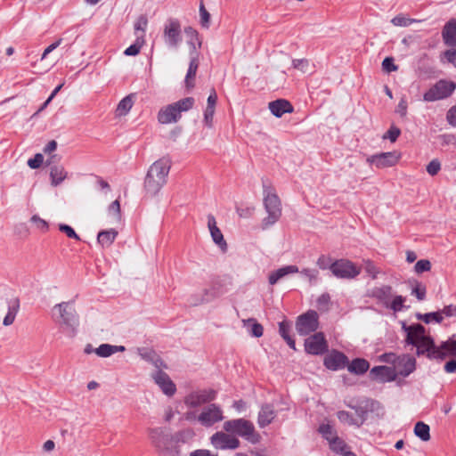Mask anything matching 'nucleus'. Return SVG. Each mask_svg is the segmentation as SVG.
<instances>
[{
    "label": "nucleus",
    "mask_w": 456,
    "mask_h": 456,
    "mask_svg": "<svg viewBox=\"0 0 456 456\" xmlns=\"http://www.w3.org/2000/svg\"><path fill=\"white\" fill-rule=\"evenodd\" d=\"M403 330L406 333V342L412 346L416 345L426 336V330L421 324L406 325L403 322Z\"/></svg>",
    "instance_id": "20"
},
{
    "label": "nucleus",
    "mask_w": 456,
    "mask_h": 456,
    "mask_svg": "<svg viewBox=\"0 0 456 456\" xmlns=\"http://www.w3.org/2000/svg\"><path fill=\"white\" fill-rule=\"evenodd\" d=\"M382 68L387 72L396 71L398 66L395 64L394 58L387 57L382 61Z\"/></svg>",
    "instance_id": "56"
},
{
    "label": "nucleus",
    "mask_w": 456,
    "mask_h": 456,
    "mask_svg": "<svg viewBox=\"0 0 456 456\" xmlns=\"http://www.w3.org/2000/svg\"><path fill=\"white\" fill-rule=\"evenodd\" d=\"M163 37L170 48H177L182 42L181 27L176 20H169L164 27Z\"/></svg>",
    "instance_id": "13"
},
{
    "label": "nucleus",
    "mask_w": 456,
    "mask_h": 456,
    "mask_svg": "<svg viewBox=\"0 0 456 456\" xmlns=\"http://www.w3.org/2000/svg\"><path fill=\"white\" fill-rule=\"evenodd\" d=\"M330 272L338 279L351 280L361 273V268L347 259H339L333 262Z\"/></svg>",
    "instance_id": "10"
},
{
    "label": "nucleus",
    "mask_w": 456,
    "mask_h": 456,
    "mask_svg": "<svg viewBox=\"0 0 456 456\" xmlns=\"http://www.w3.org/2000/svg\"><path fill=\"white\" fill-rule=\"evenodd\" d=\"M332 264H333V262H332L331 257L324 256V255H322L317 260V265L322 270H325V269L330 270V266L332 265Z\"/></svg>",
    "instance_id": "57"
},
{
    "label": "nucleus",
    "mask_w": 456,
    "mask_h": 456,
    "mask_svg": "<svg viewBox=\"0 0 456 456\" xmlns=\"http://www.w3.org/2000/svg\"><path fill=\"white\" fill-rule=\"evenodd\" d=\"M329 444H330V449L335 452L343 454L345 452L347 451V446H346V443L338 436L331 439Z\"/></svg>",
    "instance_id": "44"
},
{
    "label": "nucleus",
    "mask_w": 456,
    "mask_h": 456,
    "mask_svg": "<svg viewBox=\"0 0 456 456\" xmlns=\"http://www.w3.org/2000/svg\"><path fill=\"white\" fill-rule=\"evenodd\" d=\"M170 167V161L165 158L151 165L144 179V189L147 194L154 196L162 189L167 183Z\"/></svg>",
    "instance_id": "2"
},
{
    "label": "nucleus",
    "mask_w": 456,
    "mask_h": 456,
    "mask_svg": "<svg viewBox=\"0 0 456 456\" xmlns=\"http://www.w3.org/2000/svg\"><path fill=\"white\" fill-rule=\"evenodd\" d=\"M31 222L37 225V228L39 230L45 232L48 230V224L44 219L40 218L38 216L34 215L31 217Z\"/></svg>",
    "instance_id": "61"
},
{
    "label": "nucleus",
    "mask_w": 456,
    "mask_h": 456,
    "mask_svg": "<svg viewBox=\"0 0 456 456\" xmlns=\"http://www.w3.org/2000/svg\"><path fill=\"white\" fill-rule=\"evenodd\" d=\"M319 432L326 440L329 441V443L330 442L331 439L337 436L333 428L329 424H322L319 428Z\"/></svg>",
    "instance_id": "47"
},
{
    "label": "nucleus",
    "mask_w": 456,
    "mask_h": 456,
    "mask_svg": "<svg viewBox=\"0 0 456 456\" xmlns=\"http://www.w3.org/2000/svg\"><path fill=\"white\" fill-rule=\"evenodd\" d=\"M381 361L393 364V370L398 376L407 377L416 369V360L412 356L403 354L395 356L394 354H385L381 355Z\"/></svg>",
    "instance_id": "7"
},
{
    "label": "nucleus",
    "mask_w": 456,
    "mask_h": 456,
    "mask_svg": "<svg viewBox=\"0 0 456 456\" xmlns=\"http://www.w3.org/2000/svg\"><path fill=\"white\" fill-rule=\"evenodd\" d=\"M198 421L204 427H211L215 423L223 420L224 414L221 407L216 403H211L203 408L198 416Z\"/></svg>",
    "instance_id": "14"
},
{
    "label": "nucleus",
    "mask_w": 456,
    "mask_h": 456,
    "mask_svg": "<svg viewBox=\"0 0 456 456\" xmlns=\"http://www.w3.org/2000/svg\"><path fill=\"white\" fill-rule=\"evenodd\" d=\"M401 131L399 128L395 126H391L387 134L384 135V138H388L391 142H395L398 136L400 135Z\"/></svg>",
    "instance_id": "62"
},
{
    "label": "nucleus",
    "mask_w": 456,
    "mask_h": 456,
    "mask_svg": "<svg viewBox=\"0 0 456 456\" xmlns=\"http://www.w3.org/2000/svg\"><path fill=\"white\" fill-rule=\"evenodd\" d=\"M414 346L417 347L418 354H428L429 357H432V352L436 347L434 345L433 339L429 336L423 337Z\"/></svg>",
    "instance_id": "32"
},
{
    "label": "nucleus",
    "mask_w": 456,
    "mask_h": 456,
    "mask_svg": "<svg viewBox=\"0 0 456 456\" xmlns=\"http://www.w3.org/2000/svg\"><path fill=\"white\" fill-rule=\"evenodd\" d=\"M264 205L268 214L262 221V229L273 225L281 216V204L275 190L271 185L264 184Z\"/></svg>",
    "instance_id": "5"
},
{
    "label": "nucleus",
    "mask_w": 456,
    "mask_h": 456,
    "mask_svg": "<svg viewBox=\"0 0 456 456\" xmlns=\"http://www.w3.org/2000/svg\"><path fill=\"white\" fill-rule=\"evenodd\" d=\"M52 184L54 186L61 183L67 177V172L62 166H53L50 169Z\"/></svg>",
    "instance_id": "36"
},
{
    "label": "nucleus",
    "mask_w": 456,
    "mask_h": 456,
    "mask_svg": "<svg viewBox=\"0 0 456 456\" xmlns=\"http://www.w3.org/2000/svg\"><path fill=\"white\" fill-rule=\"evenodd\" d=\"M337 417L341 423L358 428L359 421L356 420V418H355V415L354 412L347 411H338L337 412Z\"/></svg>",
    "instance_id": "37"
},
{
    "label": "nucleus",
    "mask_w": 456,
    "mask_h": 456,
    "mask_svg": "<svg viewBox=\"0 0 456 456\" xmlns=\"http://www.w3.org/2000/svg\"><path fill=\"white\" fill-rule=\"evenodd\" d=\"M143 40L140 39V37L137 36L136 42L127 47L124 53L127 56H135L140 53V49L142 45Z\"/></svg>",
    "instance_id": "48"
},
{
    "label": "nucleus",
    "mask_w": 456,
    "mask_h": 456,
    "mask_svg": "<svg viewBox=\"0 0 456 456\" xmlns=\"http://www.w3.org/2000/svg\"><path fill=\"white\" fill-rule=\"evenodd\" d=\"M347 406L354 411L356 420L360 421L358 422V428L363 425L370 412L378 411L381 409L379 402L369 398L359 400L355 403H350Z\"/></svg>",
    "instance_id": "8"
},
{
    "label": "nucleus",
    "mask_w": 456,
    "mask_h": 456,
    "mask_svg": "<svg viewBox=\"0 0 456 456\" xmlns=\"http://www.w3.org/2000/svg\"><path fill=\"white\" fill-rule=\"evenodd\" d=\"M292 66L302 73L310 72L313 68L307 59H294L292 61Z\"/></svg>",
    "instance_id": "42"
},
{
    "label": "nucleus",
    "mask_w": 456,
    "mask_h": 456,
    "mask_svg": "<svg viewBox=\"0 0 456 456\" xmlns=\"http://www.w3.org/2000/svg\"><path fill=\"white\" fill-rule=\"evenodd\" d=\"M443 40L449 46H456V20H450L442 31Z\"/></svg>",
    "instance_id": "28"
},
{
    "label": "nucleus",
    "mask_w": 456,
    "mask_h": 456,
    "mask_svg": "<svg viewBox=\"0 0 456 456\" xmlns=\"http://www.w3.org/2000/svg\"><path fill=\"white\" fill-rule=\"evenodd\" d=\"M455 88V83L441 79L424 94L423 100L428 102L443 100L449 97L454 92Z\"/></svg>",
    "instance_id": "9"
},
{
    "label": "nucleus",
    "mask_w": 456,
    "mask_h": 456,
    "mask_svg": "<svg viewBox=\"0 0 456 456\" xmlns=\"http://www.w3.org/2000/svg\"><path fill=\"white\" fill-rule=\"evenodd\" d=\"M370 296L387 308L393 297V289L388 285L375 287L370 290Z\"/></svg>",
    "instance_id": "22"
},
{
    "label": "nucleus",
    "mask_w": 456,
    "mask_h": 456,
    "mask_svg": "<svg viewBox=\"0 0 456 456\" xmlns=\"http://www.w3.org/2000/svg\"><path fill=\"white\" fill-rule=\"evenodd\" d=\"M298 272H299L298 267L297 265H291L282 266L270 273L269 278H268L269 283L271 285H274L280 280L284 278L285 276H287L289 274L297 273Z\"/></svg>",
    "instance_id": "29"
},
{
    "label": "nucleus",
    "mask_w": 456,
    "mask_h": 456,
    "mask_svg": "<svg viewBox=\"0 0 456 456\" xmlns=\"http://www.w3.org/2000/svg\"><path fill=\"white\" fill-rule=\"evenodd\" d=\"M416 20L408 18L402 14L396 15L391 20L392 24L397 27H409Z\"/></svg>",
    "instance_id": "45"
},
{
    "label": "nucleus",
    "mask_w": 456,
    "mask_h": 456,
    "mask_svg": "<svg viewBox=\"0 0 456 456\" xmlns=\"http://www.w3.org/2000/svg\"><path fill=\"white\" fill-rule=\"evenodd\" d=\"M398 159L399 156L395 151H389L371 155L367 158V162L378 168H384L395 166Z\"/></svg>",
    "instance_id": "18"
},
{
    "label": "nucleus",
    "mask_w": 456,
    "mask_h": 456,
    "mask_svg": "<svg viewBox=\"0 0 456 456\" xmlns=\"http://www.w3.org/2000/svg\"><path fill=\"white\" fill-rule=\"evenodd\" d=\"M276 417V411L272 404L265 403L260 408L257 416V424L263 428L270 425Z\"/></svg>",
    "instance_id": "25"
},
{
    "label": "nucleus",
    "mask_w": 456,
    "mask_h": 456,
    "mask_svg": "<svg viewBox=\"0 0 456 456\" xmlns=\"http://www.w3.org/2000/svg\"><path fill=\"white\" fill-rule=\"evenodd\" d=\"M446 119L451 126L456 127V105L448 110Z\"/></svg>",
    "instance_id": "64"
},
{
    "label": "nucleus",
    "mask_w": 456,
    "mask_h": 456,
    "mask_svg": "<svg viewBox=\"0 0 456 456\" xmlns=\"http://www.w3.org/2000/svg\"><path fill=\"white\" fill-rule=\"evenodd\" d=\"M246 322H252L250 333L255 338H260L263 336L264 328L261 324L257 323L254 319H248V321H243Z\"/></svg>",
    "instance_id": "50"
},
{
    "label": "nucleus",
    "mask_w": 456,
    "mask_h": 456,
    "mask_svg": "<svg viewBox=\"0 0 456 456\" xmlns=\"http://www.w3.org/2000/svg\"><path fill=\"white\" fill-rule=\"evenodd\" d=\"M319 327V316L315 311L310 310L298 316L296 330L300 336H306L316 331Z\"/></svg>",
    "instance_id": "11"
},
{
    "label": "nucleus",
    "mask_w": 456,
    "mask_h": 456,
    "mask_svg": "<svg viewBox=\"0 0 456 456\" xmlns=\"http://www.w3.org/2000/svg\"><path fill=\"white\" fill-rule=\"evenodd\" d=\"M191 45L193 49V51L191 52V61L189 64V69L185 77V84L187 87H193L194 86V78L197 73V69L199 67V61H198V53H196V47L194 43L191 42Z\"/></svg>",
    "instance_id": "26"
},
{
    "label": "nucleus",
    "mask_w": 456,
    "mask_h": 456,
    "mask_svg": "<svg viewBox=\"0 0 456 456\" xmlns=\"http://www.w3.org/2000/svg\"><path fill=\"white\" fill-rule=\"evenodd\" d=\"M429 431V426L425 424L424 422L419 421L415 424L414 434L422 441L427 442L430 439Z\"/></svg>",
    "instance_id": "39"
},
{
    "label": "nucleus",
    "mask_w": 456,
    "mask_h": 456,
    "mask_svg": "<svg viewBox=\"0 0 456 456\" xmlns=\"http://www.w3.org/2000/svg\"><path fill=\"white\" fill-rule=\"evenodd\" d=\"M254 211V207L237 208V213L242 218L250 217L253 215Z\"/></svg>",
    "instance_id": "63"
},
{
    "label": "nucleus",
    "mask_w": 456,
    "mask_h": 456,
    "mask_svg": "<svg viewBox=\"0 0 456 456\" xmlns=\"http://www.w3.org/2000/svg\"><path fill=\"white\" fill-rule=\"evenodd\" d=\"M118 236V232L115 229H109L101 231L97 236V241L103 248L110 247Z\"/></svg>",
    "instance_id": "34"
},
{
    "label": "nucleus",
    "mask_w": 456,
    "mask_h": 456,
    "mask_svg": "<svg viewBox=\"0 0 456 456\" xmlns=\"http://www.w3.org/2000/svg\"><path fill=\"white\" fill-rule=\"evenodd\" d=\"M269 110L273 116L281 118L285 113L293 112V106L289 101L279 99L269 102Z\"/></svg>",
    "instance_id": "27"
},
{
    "label": "nucleus",
    "mask_w": 456,
    "mask_h": 456,
    "mask_svg": "<svg viewBox=\"0 0 456 456\" xmlns=\"http://www.w3.org/2000/svg\"><path fill=\"white\" fill-rule=\"evenodd\" d=\"M215 108H207L204 110V118L203 122L206 126L208 128L213 127V120H214V114H215Z\"/></svg>",
    "instance_id": "51"
},
{
    "label": "nucleus",
    "mask_w": 456,
    "mask_h": 456,
    "mask_svg": "<svg viewBox=\"0 0 456 456\" xmlns=\"http://www.w3.org/2000/svg\"><path fill=\"white\" fill-rule=\"evenodd\" d=\"M305 349L306 353L314 355L324 354L328 350V345L323 333L317 332L306 338Z\"/></svg>",
    "instance_id": "16"
},
{
    "label": "nucleus",
    "mask_w": 456,
    "mask_h": 456,
    "mask_svg": "<svg viewBox=\"0 0 456 456\" xmlns=\"http://www.w3.org/2000/svg\"><path fill=\"white\" fill-rule=\"evenodd\" d=\"M364 270L372 279H377L379 273V270L370 260H364Z\"/></svg>",
    "instance_id": "53"
},
{
    "label": "nucleus",
    "mask_w": 456,
    "mask_h": 456,
    "mask_svg": "<svg viewBox=\"0 0 456 456\" xmlns=\"http://www.w3.org/2000/svg\"><path fill=\"white\" fill-rule=\"evenodd\" d=\"M208 227L209 229L213 241L221 248L222 251H226V241L224 239L222 232L217 227L216 221L212 215L208 216Z\"/></svg>",
    "instance_id": "23"
},
{
    "label": "nucleus",
    "mask_w": 456,
    "mask_h": 456,
    "mask_svg": "<svg viewBox=\"0 0 456 456\" xmlns=\"http://www.w3.org/2000/svg\"><path fill=\"white\" fill-rule=\"evenodd\" d=\"M192 97H185L174 103L162 107L158 113V121L162 125L176 123L182 117V112L190 110L194 105Z\"/></svg>",
    "instance_id": "6"
},
{
    "label": "nucleus",
    "mask_w": 456,
    "mask_h": 456,
    "mask_svg": "<svg viewBox=\"0 0 456 456\" xmlns=\"http://www.w3.org/2000/svg\"><path fill=\"white\" fill-rule=\"evenodd\" d=\"M427 289L422 283L416 282L415 287L411 290V295H414L419 301L426 297Z\"/></svg>",
    "instance_id": "49"
},
{
    "label": "nucleus",
    "mask_w": 456,
    "mask_h": 456,
    "mask_svg": "<svg viewBox=\"0 0 456 456\" xmlns=\"http://www.w3.org/2000/svg\"><path fill=\"white\" fill-rule=\"evenodd\" d=\"M347 362V357L343 353L338 351L330 353L324 358L325 367L332 370L344 369Z\"/></svg>",
    "instance_id": "21"
},
{
    "label": "nucleus",
    "mask_w": 456,
    "mask_h": 456,
    "mask_svg": "<svg viewBox=\"0 0 456 456\" xmlns=\"http://www.w3.org/2000/svg\"><path fill=\"white\" fill-rule=\"evenodd\" d=\"M148 25V20L144 15H141L134 23V30L136 36L143 40L144 33Z\"/></svg>",
    "instance_id": "41"
},
{
    "label": "nucleus",
    "mask_w": 456,
    "mask_h": 456,
    "mask_svg": "<svg viewBox=\"0 0 456 456\" xmlns=\"http://www.w3.org/2000/svg\"><path fill=\"white\" fill-rule=\"evenodd\" d=\"M134 103V95L128 94L124 97L118 104L116 109V116L123 117L126 116L132 109Z\"/></svg>",
    "instance_id": "35"
},
{
    "label": "nucleus",
    "mask_w": 456,
    "mask_h": 456,
    "mask_svg": "<svg viewBox=\"0 0 456 456\" xmlns=\"http://www.w3.org/2000/svg\"><path fill=\"white\" fill-rule=\"evenodd\" d=\"M212 446L216 450H236L240 447V442L231 433L217 431L210 437Z\"/></svg>",
    "instance_id": "12"
},
{
    "label": "nucleus",
    "mask_w": 456,
    "mask_h": 456,
    "mask_svg": "<svg viewBox=\"0 0 456 456\" xmlns=\"http://www.w3.org/2000/svg\"><path fill=\"white\" fill-rule=\"evenodd\" d=\"M223 428L232 436H238L252 444L261 441L260 434L256 430L254 424L243 418L226 420Z\"/></svg>",
    "instance_id": "4"
},
{
    "label": "nucleus",
    "mask_w": 456,
    "mask_h": 456,
    "mask_svg": "<svg viewBox=\"0 0 456 456\" xmlns=\"http://www.w3.org/2000/svg\"><path fill=\"white\" fill-rule=\"evenodd\" d=\"M431 269V263L429 260L421 259L419 260L414 266V271L417 273H422L424 272H428Z\"/></svg>",
    "instance_id": "52"
},
{
    "label": "nucleus",
    "mask_w": 456,
    "mask_h": 456,
    "mask_svg": "<svg viewBox=\"0 0 456 456\" xmlns=\"http://www.w3.org/2000/svg\"><path fill=\"white\" fill-rule=\"evenodd\" d=\"M216 397V391L213 389H205L192 392L184 399V403L189 407H198L201 404L209 403Z\"/></svg>",
    "instance_id": "17"
},
{
    "label": "nucleus",
    "mask_w": 456,
    "mask_h": 456,
    "mask_svg": "<svg viewBox=\"0 0 456 456\" xmlns=\"http://www.w3.org/2000/svg\"><path fill=\"white\" fill-rule=\"evenodd\" d=\"M416 317L418 320H421L425 323H429L431 321H435L439 323L443 321V316L440 312L428 313L425 314H417Z\"/></svg>",
    "instance_id": "43"
},
{
    "label": "nucleus",
    "mask_w": 456,
    "mask_h": 456,
    "mask_svg": "<svg viewBox=\"0 0 456 456\" xmlns=\"http://www.w3.org/2000/svg\"><path fill=\"white\" fill-rule=\"evenodd\" d=\"M53 316L66 330L69 337H74L78 326V316L71 302H61L53 308Z\"/></svg>",
    "instance_id": "3"
},
{
    "label": "nucleus",
    "mask_w": 456,
    "mask_h": 456,
    "mask_svg": "<svg viewBox=\"0 0 456 456\" xmlns=\"http://www.w3.org/2000/svg\"><path fill=\"white\" fill-rule=\"evenodd\" d=\"M94 354H96L98 356L102 357V358L110 357L113 354L112 345L102 344L98 347L95 348Z\"/></svg>",
    "instance_id": "46"
},
{
    "label": "nucleus",
    "mask_w": 456,
    "mask_h": 456,
    "mask_svg": "<svg viewBox=\"0 0 456 456\" xmlns=\"http://www.w3.org/2000/svg\"><path fill=\"white\" fill-rule=\"evenodd\" d=\"M405 301L406 298L404 297L393 295V297L387 308L391 309L395 313L401 312L404 308Z\"/></svg>",
    "instance_id": "40"
},
{
    "label": "nucleus",
    "mask_w": 456,
    "mask_h": 456,
    "mask_svg": "<svg viewBox=\"0 0 456 456\" xmlns=\"http://www.w3.org/2000/svg\"><path fill=\"white\" fill-rule=\"evenodd\" d=\"M456 356V339L450 338L444 342L439 347L434 349L432 352L433 358H445Z\"/></svg>",
    "instance_id": "24"
},
{
    "label": "nucleus",
    "mask_w": 456,
    "mask_h": 456,
    "mask_svg": "<svg viewBox=\"0 0 456 456\" xmlns=\"http://www.w3.org/2000/svg\"><path fill=\"white\" fill-rule=\"evenodd\" d=\"M19 309L20 302L18 298H13L8 302V311L3 320V324L4 326H10L14 322Z\"/></svg>",
    "instance_id": "31"
},
{
    "label": "nucleus",
    "mask_w": 456,
    "mask_h": 456,
    "mask_svg": "<svg viewBox=\"0 0 456 456\" xmlns=\"http://www.w3.org/2000/svg\"><path fill=\"white\" fill-rule=\"evenodd\" d=\"M370 379L379 382H390L396 379V373L392 367L389 366H375L370 371Z\"/></svg>",
    "instance_id": "19"
},
{
    "label": "nucleus",
    "mask_w": 456,
    "mask_h": 456,
    "mask_svg": "<svg viewBox=\"0 0 456 456\" xmlns=\"http://www.w3.org/2000/svg\"><path fill=\"white\" fill-rule=\"evenodd\" d=\"M59 230L62 232H64L69 238H71V239H75L77 240H80V237L76 233V232L74 231V229L68 225V224H61L59 225Z\"/></svg>",
    "instance_id": "54"
},
{
    "label": "nucleus",
    "mask_w": 456,
    "mask_h": 456,
    "mask_svg": "<svg viewBox=\"0 0 456 456\" xmlns=\"http://www.w3.org/2000/svg\"><path fill=\"white\" fill-rule=\"evenodd\" d=\"M369 362L362 358L354 359L347 366L348 371L356 375L364 374L369 370Z\"/></svg>",
    "instance_id": "33"
},
{
    "label": "nucleus",
    "mask_w": 456,
    "mask_h": 456,
    "mask_svg": "<svg viewBox=\"0 0 456 456\" xmlns=\"http://www.w3.org/2000/svg\"><path fill=\"white\" fill-rule=\"evenodd\" d=\"M141 357L146 362L152 364L156 370L167 368L166 362L152 350H140Z\"/></svg>",
    "instance_id": "30"
},
{
    "label": "nucleus",
    "mask_w": 456,
    "mask_h": 456,
    "mask_svg": "<svg viewBox=\"0 0 456 456\" xmlns=\"http://www.w3.org/2000/svg\"><path fill=\"white\" fill-rule=\"evenodd\" d=\"M109 215L117 219L120 218V203L118 200H114L109 207Z\"/></svg>",
    "instance_id": "58"
},
{
    "label": "nucleus",
    "mask_w": 456,
    "mask_h": 456,
    "mask_svg": "<svg viewBox=\"0 0 456 456\" xmlns=\"http://www.w3.org/2000/svg\"><path fill=\"white\" fill-rule=\"evenodd\" d=\"M43 161L44 156L41 153H37L33 159L28 160V166L32 169H36L42 165Z\"/></svg>",
    "instance_id": "60"
},
{
    "label": "nucleus",
    "mask_w": 456,
    "mask_h": 456,
    "mask_svg": "<svg viewBox=\"0 0 456 456\" xmlns=\"http://www.w3.org/2000/svg\"><path fill=\"white\" fill-rule=\"evenodd\" d=\"M290 326L286 322L279 323V333L282 338L287 342L289 346L292 349H296L295 340L289 336Z\"/></svg>",
    "instance_id": "38"
},
{
    "label": "nucleus",
    "mask_w": 456,
    "mask_h": 456,
    "mask_svg": "<svg viewBox=\"0 0 456 456\" xmlns=\"http://www.w3.org/2000/svg\"><path fill=\"white\" fill-rule=\"evenodd\" d=\"M148 432L151 444L164 456H180L179 444H184L193 436V432L190 429L173 435L160 428H150Z\"/></svg>",
    "instance_id": "1"
},
{
    "label": "nucleus",
    "mask_w": 456,
    "mask_h": 456,
    "mask_svg": "<svg viewBox=\"0 0 456 456\" xmlns=\"http://www.w3.org/2000/svg\"><path fill=\"white\" fill-rule=\"evenodd\" d=\"M441 169V164L438 159L431 160L427 166V172L430 175H436Z\"/></svg>",
    "instance_id": "59"
},
{
    "label": "nucleus",
    "mask_w": 456,
    "mask_h": 456,
    "mask_svg": "<svg viewBox=\"0 0 456 456\" xmlns=\"http://www.w3.org/2000/svg\"><path fill=\"white\" fill-rule=\"evenodd\" d=\"M200 23L203 27L208 28L209 26V20H210V14L206 10L203 4L200 6Z\"/></svg>",
    "instance_id": "55"
},
{
    "label": "nucleus",
    "mask_w": 456,
    "mask_h": 456,
    "mask_svg": "<svg viewBox=\"0 0 456 456\" xmlns=\"http://www.w3.org/2000/svg\"><path fill=\"white\" fill-rule=\"evenodd\" d=\"M154 383L160 388L162 393L167 396H173L176 392V386L172 381L168 374L163 370H158L151 374Z\"/></svg>",
    "instance_id": "15"
}]
</instances>
